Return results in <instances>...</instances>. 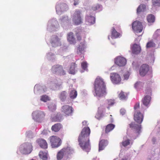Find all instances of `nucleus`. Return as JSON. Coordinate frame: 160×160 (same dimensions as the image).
<instances>
[{"label":"nucleus","instance_id":"nucleus-15","mask_svg":"<svg viewBox=\"0 0 160 160\" xmlns=\"http://www.w3.org/2000/svg\"><path fill=\"white\" fill-rule=\"evenodd\" d=\"M67 8V5L65 3H63L57 5L56 9L57 12L59 14L60 12H62L65 11Z\"/></svg>","mask_w":160,"mask_h":160},{"label":"nucleus","instance_id":"nucleus-23","mask_svg":"<svg viewBox=\"0 0 160 160\" xmlns=\"http://www.w3.org/2000/svg\"><path fill=\"white\" fill-rule=\"evenodd\" d=\"M77 65L74 62L72 63L69 69V72L70 74H74L75 73Z\"/></svg>","mask_w":160,"mask_h":160},{"label":"nucleus","instance_id":"nucleus-52","mask_svg":"<svg viewBox=\"0 0 160 160\" xmlns=\"http://www.w3.org/2000/svg\"><path fill=\"white\" fill-rule=\"evenodd\" d=\"M92 160H96L95 158H93Z\"/></svg>","mask_w":160,"mask_h":160},{"label":"nucleus","instance_id":"nucleus-21","mask_svg":"<svg viewBox=\"0 0 160 160\" xmlns=\"http://www.w3.org/2000/svg\"><path fill=\"white\" fill-rule=\"evenodd\" d=\"M86 21L87 24L90 25L94 23L95 18L93 16H87L86 17Z\"/></svg>","mask_w":160,"mask_h":160},{"label":"nucleus","instance_id":"nucleus-2","mask_svg":"<svg viewBox=\"0 0 160 160\" xmlns=\"http://www.w3.org/2000/svg\"><path fill=\"white\" fill-rule=\"evenodd\" d=\"M94 88L96 96L98 97H102L106 94V88L103 79L98 77L94 82Z\"/></svg>","mask_w":160,"mask_h":160},{"label":"nucleus","instance_id":"nucleus-54","mask_svg":"<svg viewBox=\"0 0 160 160\" xmlns=\"http://www.w3.org/2000/svg\"><path fill=\"white\" fill-rule=\"evenodd\" d=\"M149 91H150V92H151V90H149Z\"/></svg>","mask_w":160,"mask_h":160},{"label":"nucleus","instance_id":"nucleus-6","mask_svg":"<svg viewBox=\"0 0 160 160\" xmlns=\"http://www.w3.org/2000/svg\"><path fill=\"white\" fill-rule=\"evenodd\" d=\"M32 150V146L29 143H25L22 145L20 147V151L23 154H28Z\"/></svg>","mask_w":160,"mask_h":160},{"label":"nucleus","instance_id":"nucleus-25","mask_svg":"<svg viewBox=\"0 0 160 160\" xmlns=\"http://www.w3.org/2000/svg\"><path fill=\"white\" fill-rule=\"evenodd\" d=\"M128 94L122 91H121L118 95V98L122 100H126L128 98Z\"/></svg>","mask_w":160,"mask_h":160},{"label":"nucleus","instance_id":"nucleus-10","mask_svg":"<svg viewBox=\"0 0 160 160\" xmlns=\"http://www.w3.org/2000/svg\"><path fill=\"white\" fill-rule=\"evenodd\" d=\"M132 28L134 32H141L143 30V26L141 22L136 21L132 23Z\"/></svg>","mask_w":160,"mask_h":160},{"label":"nucleus","instance_id":"nucleus-50","mask_svg":"<svg viewBox=\"0 0 160 160\" xmlns=\"http://www.w3.org/2000/svg\"><path fill=\"white\" fill-rule=\"evenodd\" d=\"M87 122L85 121H84L82 122V124L83 125H86L87 124Z\"/></svg>","mask_w":160,"mask_h":160},{"label":"nucleus","instance_id":"nucleus-37","mask_svg":"<svg viewBox=\"0 0 160 160\" xmlns=\"http://www.w3.org/2000/svg\"><path fill=\"white\" fill-rule=\"evenodd\" d=\"M77 95V92L75 90H72L69 93V97L72 99L76 98Z\"/></svg>","mask_w":160,"mask_h":160},{"label":"nucleus","instance_id":"nucleus-49","mask_svg":"<svg viewBox=\"0 0 160 160\" xmlns=\"http://www.w3.org/2000/svg\"><path fill=\"white\" fill-rule=\"evenodd\" d=\"M74 5L75 6L78 5L79 3V0H74Z\"/></svg>","mask_w":160,"mask_h":160},{"label":"nucleus","instance_id":"nucleus-20","mask_svg":"<svg viewBox=\"0 0 160 160\" xmlns=\"http://www.w3.org/2000/svg\"><path fill=\"white\" fill-rule=\"evenodd\" d=\"M40 146L42 148L46 149L48 148V144L46 141L43 139H39L37 141Z\"/></svg>","mask_w":160,"mask_h":160},{"label":"nucleus","instance_id":"nucleus-30","mask_svg":"<svg viewBox=\"0 0 160 160\" xmlns=\"http://www.w3.org/2000/svg\"><path fill=\"white\" fill-rule=\"evenodd\" d=\"M145 83L141 82H137L134 85V87L138 90L142 89Z\"/></svg>","mask_w":160,"mask_h":160},{"label":"nucleus","instance_id":"nucleus-9","mask_svg":"<svg viewBox=\"0 0 160 160\" xmlns=\"http://www.w3.org/2000/svg\"><path fill=\"white\" fill-rule=\"evenodd\" d=\"M53 73L59 75H65V71L63 70L62 67L59 65H56L53 66L52 68Z\"/></svg>","mask_w":160,"mask_h":160},{"label":"nucleus","instance_id":"nucleus-43","mask_svg":"<svg viewBox=\"0 0 160 160\" xmlns=\"http://www.w3.org/2000/svg\"><path fill=\"white\" fill-rule=\"evenodd\" d=\"M152 5L154 6H160V0H152Z\"/></svg>","mask_w":160,"mask_h":160},{"label":"nucleus","instance_id":"nucleus-13","mask_svg":"<svg viewBox=\"0 0 160 160\" xmlns=\"http://www.w3.org/2000/svg\"><path fill=\"white\" fill-rule=\"evenodd\" d=\"M149 70V66L147 64H143L140 68L139 70L140 74L142 76H144Z\"/></svg>","mask_w":160,"mask_h":160},{"label":"nucleus","instance_id":"nucleus-35","mask_svg":"<svg viewBox=\"0 0 160 160\" xmlns=\"http://www.w3.org/2000/svg\"><path fill=\"white\" fill-rule=\"evenodd\" d=\"M147 20L149 23H153L155 21V17L152 14H148L147 17Z\"/></svg>","mask_w":160,"mask_h":160},{"label":"nucleus","instance_id":"nucleus-36","mask_svg":"<svg viewBox=\"0 0 160 160\" xmlns=\"http://www.w3.org/2000/svg\"><path fill=\"white\" fill-rule=\"evenodd\" d=\"M146 8V5L144 4H141L138 8L137 13H139L141 12H144Z\"/></svg>","mask_w":160,"mask_h":160},{"label":"nucleus","instance_id":"nucleus-29","mask_svg":"<svg viewBox=\"0 0 160 160\" xmlns=\"http://www.w3.org/2000/svg\"><path fill=\"white\" fill-rule=\"evenodd\" d=\"M103 108L102 106H100L98 108V113L96 114L95 117L98 119H100L102 117V113L103 111Z\"/></svg>","mask_w":160,"mask_h":160},{"label":"nucleus","instance_id":"nucleus-18","mask_svg":"<svg viewBox=\"0 0 160 160\" xmlns=\"http://www.w3.org/2000/svg\"><path fill=\"white\" fill-rule=\"evenodd\" d=\"M129 125L130 128L135 129L137 133H139L140 132L141 128V125H138L133 122H132L129 124Z\"/></svg>","mask_w":160,"mask_h":160},{"label":"nucleus","instance_id":"nucleus-22","mask_svg":"<svg viewBox=\"0 0 160 160\" xmlns=\"http://www.w3.org/2000/svg\"><path fill=\"white\" fill-rule=\"evenodd\" d=\"M62 128V125L59 123H58L52 125L51 130L52 131L56 132H58Z\"/></svg>","mask_w":160,"mask_h":160},{"label":"nucleus","instance_id":"nucleus-14","mask_svg":"<svg viewBox=\"0 0 160 160\" xmlns=\"http://www.w3.org/2000/svg\"><path fill=\"white\" fill-rule=\"evenodd\" d=\"M67 39L70 44H75L76 43V39L74 37V33L72 32L68 33Z\"/></svg>","mask_w":160,"mask_h":160},{"label":"nucleus","instance_id":"nucleus-46","mask_svg":"<svg viewBox=\"0 0 160 160\" xmlns=\"http://www.w3.org/2000/svg\"><path fill=\"white\" fill-rule=\"evenodd\" d=\"M100 8V5L97 4L94 5L92 8V10L93 11H96Z\"/></svg>","mask_w":160,"mask_h":160},{"label":"nucleus","instance_id":"nucleus-8","mask_svg":"<svg viewBox=\"0 0 160 160\" xmlns=\"http://www.w3.org/2000/svg\"><path fill=\"white\" fill-rule=\"evenodd\" d=\"M73 111V108L68 105H64L61 108V112L64 114L65 116H72Z\"/></svg>","mask_w":160,"mask_h":160},{"label":"nucleus","instance_id":"nucleus-48","mask_svg":"<svg viewBox=\"0 0 160 160\" xmlns=\"http://www.w3.org/2000/svg\"><path fill=\"white\" fill-rule=\"evenodd\" d=\"M120 112L122 115H123L126 113V110L124 109H121L120 110Z\"/></svg>","mask_w":160,"mask_h":160},{"label":"nucleus","instance_id":"nucleus-1","mask_svg":"<svg viewBox=\"0 0 160 160\" xmlns=\"http://www.w3.org/2000/svg\"><path fill=\"white\" fill-rule=\"evenodd\" d=\"M90 132V129L88 127H84L82 129L78 139L80 147L86 151L90 149L89 136Z\"/></svg>","mask_w":160,"mask_h":160},{"label":"nucleus","instance_id":"nucleus-4","mask_svg":"<svg viewBox=\"0 0 160 160\" xmlns=\"http://www.w3.org/2000/svg\"><path fill=\"white\" fill-rule=\"evenodd\" d=\"M81 11L79 10H75L73 15L72 20L73 24L79 25L82 23V19L81 16Z\"/></svg>","mask_w":160,"mask_h":160},{"label":"nucleus","instance_id":"nucleus-17","mask_svg":"<svg viewBox=\"0 0 160 160\" xmlns=\"http://www.w3.org/2000/svg\"><path fill=\"white\" fill-rule=\"evenodd\" d=\"M151 98V97L149 95L145 96L142 101L143 105L148 107L150 104Z\"/></svg>","mask_w":160,"mask_h":160},{"label":"nucleus","instance_id":"nucleus-27","mask_svg":"<svg viewBox=\"0 0 160 160\" xmlns=\"http://www.w3.org/2000/svg\"><path fill=\"white\" fill-rule=\"evenodd\" d=\"M85 43L84 42H81L77 49L78 53H82L85 48Z\"/></svg>","mask_w":160,"mask_h":160},{"label":"nucleus","instance_id":"nucleus-41","mask_svg":"<svg viewBox=\"0 0 160 160\" xmlns=\"http://www.w3.org/2000/svg\"><path fill=\"white\" fill-rule=\"evenodd\" d=\"M82 68L84 70L87 71L88 63L86 61L82 62L81 64Z\"/></svg>","mask_w":160,"mask_h":160},{"label":"nucleus","instance_id":"nucleus-28","mask_svg":"<svg viewBox=\"0 0 160 160\" xmlns=\"http://www.w3.org/2000/svg\"><path fill=\"white\" fill-rule=\"evenodd\" d=\"M115 127V125L113 124H109L107 125L106 127L105 132L108 133L112 131Z\"/></svg>","mask_w":160,"mask_h":160},{"label":"nucleus","instance_id":"nucleus-53","mask_svg":"<svg viewBox=\"0 0 160 160\" xmlns=\"http://www.w3.org/2000/svg\"><path fill=\"white\" fill-rule=\"evenodd\" d=\"M111 120H112V118H111Z\"/></svg>","mask_w":160,"mask_h":160},{"label":"nucleus","instance_id":"nucleus-7","mask_svg":"<svg viewBox=\"0 0 160 160\" xmlns=\"http://www.w3.org/2000/svg\"><path fill=\"white\" fill-rule=\"evenodd\" d=\"M51 146L53 148H57L60 146L62 141L60 138L55 136H52L50 138Z\"/></svg>","mask_w":160,"mask_h":160},{"label":"nucleus","instance_id":"nucleus-32","mask_svg":"<svg viewBox=\"0 0 160 160\" xmlns=\"http://www.w3.org/2000/svg\"><path fill=\"white\" fill-rule=\"evenodd\" d=\"M39 156L40 158L42 160H47L48 159V154L46 152L40 151Z\"/></svg>","mask_w":160,"mask_h":160},{"label":"nucleus","instance_id":"nucleus-39","mask_svg":"<svg viewBox=\"0 0 160 160\" xmlns=\"http://www.w3.org/2000/svg\"><path fill=\"white\" fill-rule=\"evenodd\" d=\"M66 95L67 92L65 91H63L61 93L60 98L62 101H63L66 99Z\"/></svg>","mask_w":160,"mask_h":160},{"label":"nucleus","instance_id":"nucleus-3","mask_svg":"<svg viewBox=\"0 0 160 160\" xmlns=\"http://www.w3.org/2000/svg\"><path fill=\"white\" fill-rule=\"evenodd\" d=\"M134 108V119L138 123L141 124L143 121L144 116L140 111L139 104V103H136Z\"/></svg>","mask_w":160,"mask_h":160},{"label":"nucleus","instance_id":"nucleus-31","mask_svg":"<svg viewBox=\"0 0 160 160\" xmlns=\"http://www.w3.org/2000/svg\"><path fill=\"white\" fill-rule=\"evenodd\" d=\"M62 116L61 113H58L55 116L52 118V121L53 122H60L62 120Z\"/></svg>","mask_w":160,"mask_h":160},{"label":"nucleus","instance_id":"nucleus-33","mask_svg":"<svg viewBox=\"0 0 160 160\" xmlns=\"http://www.w3.org/2000/svg\"><path fill=\"white\" fill-rule=\"evenodd\" d=\"M82 32L81 29H78L76 32L75 35L77 38L76 41H80L82 40Z\"/></svg>","mask_w":160,"mask_h":160},{"label":"nucleus","instance_id":"nucleus-40","mask_svg":"<svg viewBox=\"0 0 160 160\" xmlns=\"http://www.w3.org/2000/svg\"><path fill=\"white\" fill-rule=\"evenodd\" d=\"M155 46V43L152 41H150L147 43L146 46L148 48L154 47Z\"/></svg>","mask_w":160,"mask_h":160},{"label":"nucleus","instance_id":"nucleus-47","mask_svg":"<svg viewBox=\"0 0 160 160\" xmlns=\"http://www.w3.org/2000/svg\"><path fill=\"white\" fill-rule=\"evenodd\" d=\"M130 74L129 72H127L123 75L124 79H127L128 78Z\"/></svg>","mask_w":160,"mask_h":160},{"label":"nucleus","instance_id":"nucleus-19","mask_svg":"<svg viewBox=\"0 0 160 160\" xmlns=\"http://www.w3.org/2000/svg\"><path fill=\"white\" fill-rule=\"evenodd\" d=\"M108 144V141L107 140L102 139L100 140L99 144V151L103 150Z\"/></svg>","mask_w":160,"mask_h":160},{"label":"nucleus","instance_id":"nucleus-34","mask_svg":"<svg viewBox=\"0 0 160 160\" xmlns=\"http://www.w3.org/2000/svg\"><path fill=\"white\" fill-rule=\"evenodd\" d=\"M59 39L57 36H55L54 38L52 39L51 43L53 47H56L58 46V44L59 42Z\"/></svg>","mask_w":160,"mask_h":160},{"label":"nucleus","instance_id":"nucleus-24","mask_svg":"<svg viewBox=\"0 0 160 160\" xmlns=\"http://www.w3.org/2000/svg\"><path fill=\"white\" fill-rule=\"evenodd\" d=\"M140 50L141 48L139 45L137 44L133 45L132 48V52L133 53L138 54L140 52Z\"/></svg>","mask_w":160,"mask_h":160},{"label":"nucleus","instance_id":"nucleus-12","mask_svg":"<svg viewBox=\"0 0 160 160\" xmlns=\"http://www.w3.org/2000/svg\"><path fill=\"white\" fill-rule=\"evenodd\" d=\"M115 63L120 67L123 66L126 63V60L123 57L120 56L118 57L115 59Z\"/></svg>","mask_w":160,"mask_h":160},{"label":"nucleus","instance_id":"nucleus-16","mask_svg":"<svg viewBox=\"0 0 160 160\" xmlns=\"http://www.w3.org/2000/svg\"><path fill=\"white\" fill-rule=\"evenodd\" d=\"M32 115L33 118L34 119L43 118L45 116L43 112L41 111H35L32 113Z\"/></svg>","mask_w":160,"mask_h":160},{"label":"nucleus","instance_id":"nucleus-11","mask_svg":"<svg viewBox=\"0 0 160 160\" xmlns=\"http://www.w3.org/2000/svg\"><path fill=\"white\" fill-rule=\"evenodd\" d=\"M110 78L112 83L118 84L121 81V78L120 75L116 73L113 72L110 74Z\"/></svg>","mask_w":160,"mask_h":160},{"label":"nucleus","instance_id":"nucleus-51","mask_svg":"<svg viewBox=\"0 0 160 160\" xmlns=\"http://www.w3.org/2000/svg\"><path fill=\"white\" fill-rule=\"evenodd\" d=\"M121 160H127V158H123Z\"/></svg>","mask_w":160,"mask_h":160},{"label":"nucleus","instance_id":"nucleus-38","mask_svg":"<svg viewBox=\"0 0 160 160\" xmlns=\"http://www.w3.org/2000/svg\"><path fill=\"white\" fill-rule=\"evenodd\" d=\"M114 103L115 102L114 100H108L106 102L107 105L108 106L107 107L108 109H109V107L112 106Z\"/></svg>","mask_w":160,"mask_h":160},{"label":"nucleus","instance_id":"nucleus-5","mask_svg":"<svg viewBox=\"0 0 160 160\" xmlns=\"http://www.w3.org/2000/svg\"><path fill=\"white\" fill-rule=\"evenodd\" d=\"M70 152V149L69 147H67L62 149L57 154V160H66L65 156Z\"/></svg>","mask_w":160,"mask_h":160},{"label":"nucleus","instance_id":"nucleus-44","mask_svg":"<svg viewBox=\"0 0 160 160\" xmlns=\"http://www.w3.org/2000/svg\"><path fill=\"white\" fill-rule=\"evenodd\" d=\"M41 100L44 102H46L49 100L48 97L46 95L42 96L41 98Z\"/></svg>","mask_w":160,"mask_h":160},{"label":"nucleus","instance_id":"nucleus-42","mask_svg":"<svg viewBox=\"0 0 160 160\" xmlns=\"http://www.w3.org/2000/svg\"><path fill=\"white\" fill-rule=\"evenodd\" d=\"M49 110L52 112L55 111L56 108V106L54 104H50L48 106Z\"/></svg>","mask_w":160,"mask_h":160},{"label":"nucleus","instance_id":"nucleus-45","mask_svg":"<svg viewBox=\"0 0 160 160\" xmlns=\"http://www.w3.org/2000/svg\"><path fill=\"white\" fill-rule=\"evenodd\" d=\"M122 145L126 147L129 145L130 144V141L128 139L125 141L122 142Z\"/></svg>","mask_w":160,"mask_h":160},{"label":"nucleus","instance_id":"nucleus-55","mask_svg":"<svg viewBox=\"0 0 160 160\" xmlns=\"http://www.w3.org/2000/svg\"><path fill=\"white\" fill-rule=\"evenodd\" d=\"M110 116L111 117H112V115H110Z\"/></svg>","mask_w":160,"mask_h":160},{"label":"nucleus","instance_id":"nucleus-26","mask_svg":"<svg viewBox=\"0 0 160 160\" xmlns=\"http://www.w3.org/2000/svg\"><path fill=\"white\" fill-rule=\"evenodd\" d=\"M121 35L119 32L117 31L114 28H112L111 31V37L112 38H116Z\"/></svg>","mask_w":160,"mask_h":160}]
</instances>
